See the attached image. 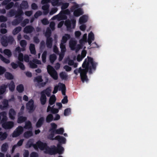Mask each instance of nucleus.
<instances>
[{"instance_id": "f257e3e1", "label": "nucleus", "mask_w": 157, "mask_h": 157, "mask_svg": "<svg viewBox=\"0 0 157 157\" xmlns=\"http://www.w3.org/2000/svg\"><path fill=\"white\" fill-rule=\"evenodd\" d=\"M98 64V63L94 61L92 58L88 56L87 59H85L82 65L83 69L80 67L78 70L77 69H75L74 72L76 75H78V73H80L81 81L84 82L85 81H87L88 80L87 76V72L89 71L90 74H92L93 71L96 70Z\"/></svg>"}, {"instance_id": "f03ea898", "label": "nucleus", "mask_w": 157, "mask_h": 157, "mask_svg": "<svg viewBox=\"0 0 157 157\" xmlns=\"http://www.w3.org/2000/svg\"><path fill=\"white\" fill-rule=\"evenodd\" d=\"M37 144L39 146V148L40 150H43L45 149V153L51 155L56 154L55 146L54 145L52 147L50 148L48 146L46 143H43L40 140L38 141Z\"/></svg>"}, {"instance_id": "7ed1b4c3", "label": "nucleus", "mask_w": 157, "mask_h": 157, "mask_svg": "<svg viewBox=\"0 0 157 157\" xmlns=\"http://www.w3.org/2000/svg\"><path fill=\"white\" fill-rule=\"evenodd\" d=\"M47 69L48 73L51 76L54 80H57L58 78L57 73L53 67L50 65H48L47 66Z\"/></svg>"}, {"instance_id": "20e7f679", "label": "nucleus", "mask_w": 157, "mask_h": 157, "mask_svg": "<svg viewBox=\"0 0 157 157\" xmlns=\"http://www.w3.org/2000/svg\"><path fill=\"white\" fill-rule=\"evenodd\" d=\"M76 21L75 20L73 19L71 21L67 20L65 21L64 24L66 26L68 30L72 29L71 25H72V28L74 29L75 26Z\"/></svg>"}, {"instance_id": "39448f33", "label": "nucleus", "mask_w": 157, "mask_h": 157, "mask_svg": "<svg viewBox=\"0 0 157 157\" xmlns=\"http://www.w3.org/2000/svg\"><path fill=\"white\" fill-rule=\"evenodd\" d=\"M24 129L22 127L18 126L13 131L12 133V136L13 137H16L18 136L23 133Z\"/></svg>"}, {"instance_id": "423d86ee", "label": "nucleus", "mask_w": 157, "mask_h": 157, "mask_svg": "<svg viewBox=\"0 0 157 157\" xmlns=\"http://www.w3.org/2000/svg\"><path fill=\"white\" fill-rule=\"evenodd\" d=\"M14 126V122L12 121L5 122L2 124V127L5 129L12 128Z\"/></svg>"}, {"instance_id": "0eeeda50", "label": "nucleus", "mask_w": 157, "mask_h": 157, "mask_svg": "<svg viewBox=\"0 0 157 157\" xmlns=\"http://www.w3.org/2000/svg\"><path fill=\"white\" fill-rule=\"evenodd\" d=\"M26 108L29 110V112H31L34 110V102L33 99L30 100L26 104Z\"/></svg>"}, {"instance_id": "6e6552de", "label": "nucleus", "mask_w": 157, "mask_h": 157, "mask_svg": "<svg viewBox=\"0 0 157 157\" xmlns=\"http://www.w3.org/2000/svg\"><path fill=\"white\" fill-rule=\"evenodd\" d=\"M37 142L38 141L36 142V144H33L31 140H29L26 144V148H29L32 146L35 149H37L38 148H39V146L37 144Z\"/></svg>"}, {"instance_id": "1a4fd4ad", "label": "nucleus", "mask_w": 157, "mask_h": 157, "mask_svg": "<svg viewBox=\"0 0 157 157\" xmlns=\"http://www.w3.org/2000/svg\"><path fill=\"white\" fill-rule=\"evenodd\" d=\"M55 139L56 140H57L58 141V144H60L61 145L62 144H65L66 143V139L63 136L58 135L55 137Z\"/></svg>"}, {"instance_id": "9d476101", "label": "nucleus", "mask_w": 157, "mask_h": 157, "mask_svg": "<svg viewBox=\"0 0 157 157\" xmlns=\"http://www.w3.org/2000/svg\"><path fill=\"white\" fill-rule=\"evenodd\" d=\"M34 30V28L32 26L28 25L24 28L23 31L25 33H32Z\"/></svg>"}, {"instance_id": "9b49d317", "label": "nucleus", "mask_w": 157, "mask_h": 157, "mask_svg": "<svg viewBox=\"0 0 157 157\" xmlns=\"http://www.w3.org/2000/svg\"><path fill=\"white\" fill-rule=\"evenodd\" d=\"M56 154L58 153L59 154H62L63 153L64 149L62 146L60 144H58L57 145V147H56Z\"/></svg>"}, {"instance_id": "f8f14e48", "label": "nucleus", "mask_w": 157, "mask_h": 157, "mask_svg": "<svg viewBox=\"0 0 157 157\" xmlns=\"http://www.w3.org/2000/svg\"><path fill=\"white\" fill-rule=\"evenodd\" d=\"M52 18L53 19L60 18L61 20H66L67 18V17L65 14H63V13L60 12L58 15L55 16Z\"/></svg>"}, {"instance_id": "ddd939ff", "label": "nucleus", "mask_w": 157, "mask_h": 157, "mask_svg": "<svg viewBox=\"0 0 157 157\" xmlns=\"http://www.w3.org/2000/svg\"><path fill=\"white\" fill-rule=\"evenodd\" d=\"M16 115V112L13 109H10L9 113V115L10 118L12 120L15 119Z\"/></svg>"}, {"instance_id": "4468645a", "label": "nucleus", "mask_w": 157, "mask_h": 157, "mask_svg": "<svg viewBox=\"0 0 157 157\" xmlns=\"http://www.w3.org/2000/svg\"><path fill=\"white\" fill-rule=\"evenodd\" d=\"M0 41L2 45L3 46L6 47L8 45L6 35H4L2 36L1 38Z\"/></svg>"}, {"instance_id": "2eb2a0df", "label": "nucleus", "mask_w": 157, "mask_h": 157, "mask_svg": "<svg viewBox=\"0 0 157 157\" xmlns=\"http://www.w3.org/2000/svg\"><path fill=\"white\" fill-rule=\"evenodd\" d=\"M83 13V12L81 8L77 9L74 11V15L76 17H78L82 15Z\"/></svg>"}, {"instance_id": "dca6fc26", "label": "nucleus", "mask_w": 157, "mask_h": 157, "mask_svg": "<svg viewBox=\"0 0 157 157\" xmlns=\"http://www.w3.org/2000/svg\"><path fill=\"white\" fill-rule=\"evenodd\" d=\"M0 115L1 117H2V118L1 120V123L2 124L4 122H7L8 118L6 116V113L5 111H3L0 113Z\"/></svg>"}, {"instance_id": "f3484780", "label": "nucleus", "mask_w": 157, "mask_h": 157, "mask_svg": "<svg viewBox=\"0 0 157 157\" xmlns=\"http://www.w3.org/2000/svg\"><path fill=\"white\" fill-rule=\"evenodd\" d=\"M77 41L75 40H71L69 42V47L72 50H74L75 49L77 44Z\"/></svg>"}, {"instance_id": "a211bd4d", "label": "nucleus", "mask_w": 157, "mask_h": 157, "mask_svg": "<svg viewBox=\"0 0 157 157\" xmlns=\"http://www.w3.org/2000/svg\"><path fill=\"white\" fill-rule=\"evenodd\" d=\"M44 122V118L43 117H40L36 124V126L37 128H40Z\"/></svg>"}, {"instance_id": "6ab92c4d", "label": "nucleus", "mask_w": 157, "mask_h": 157, "mask_svg": "<svg viewBox=\"0 0 157 157\" xmlns=\"http://www.w3.org/2000/svg\"><path fill=\"white\" fill-rule=\"evenodd\" d=\"M71 38L70 35L68 34H65L62 37V39L61 41V43L65 44L66 43L68 39Z\"/></svg>"}, {"instance_id": "aec40b11", "label": "nucleus", "mask_w": 157, "mask_h": 157, "mask_svg": "<svg viewBox=\"0 0 157 157\" xmlns=\"http://www.w3.org/2000/svg\"><path fill=\"white\" fill-rule=\"evenodd\" d=\"M40 100L42 105H44L47 101V97L45 94H40Z\"/></svg>"}, {"instance_id": "412c9836", "label": "nucleus", "mask_w": 157, "mask_h": 157, "mask_svg": "<svg viewBox=\"0 0 157 157\" xmlns=\"http://www.w3.org/2000/svg\"><path fill=\"white\" fill-rule=\"evenodd\" d=\"M53 39L52 38H47L46 39V44L48 48H51L52 46Z\"/></svg>"}, {"instance_id": "4be33fe9", "label": "nucleus", "mask_w": 157, "mask_h": 157, "mask_svg": "<svg viewBox=\"0 0 157 157\" xmlns=\"http://www.w3.org/2000/svg\"><path fill=\"white\" fill-rule=\"evenodd\" d=\"M51 91V90L50 87H47L46 89L42 91L40 94H45L48 97H49L50 95V93Z\"/></svg>"}, {"instance_id": "5701e85b", "label": "nucleus", "mask_w": 157, "mask_h": 157, "mask_svg": "<svg viewBox=\"0 0 157 157\" xmlns=\"http://www.w3.org/2000/svg\"><path fill=\"white\" fill-rule=\"evenodd\" d=\"M22 20V19L21 17L17 18L12 22V24L13 25H17L21 22Z\"/></svg>"}, {"instance_id": "b1692460", "label": "nucleus", "mask_w": 157, "mask_h": 157, "mask_svg": "<svg viewBox=\"0 0 157 157\" xmlns=\"http://www.w3.org/2000/svg\"><path fill=\"white\" fill-rule=\"evenodd\" d=\"M56 100V98L55 95H52L49 99V104L50 105H52L54 104Z\"/></svg>"}, {"instance_id": "393cba45", "label": "nucleus", "mask_w": 157, "mask_h": 157, "mask_svg": "<svg viewBox=\"0 0 157 157\" xmlns=\"http://www.w3.org/2000/svg\"><path fill=\"white\" fill-rule=\"evenodd\" d=\"M29 6L28 2L26 1H23L20 5L21 9H26L28 8Z\"/></svg>"}, {"instance_id": "a878e982", "label": "nucleus", "mask_w": 157, "mask_h": 157, "mask_svg": "<svg viewBox=\"0 0 157 157\" xmlns=\"http://www.w3.org/2000/svg\"><path fill=\"white\" fill-rule=\"evenodd\" d=\"M8 87V85L3 84L0 86V95L3 94L6 91Z\"/></svg>"}, {"instance_id": "bb28decb", "label": "nucleus", "mask_w": 157, "mask_h": 157, "mask_svg": "<svg viewBox=\"0 0 157 157\" xmlns=\"http://www.w3.org/2000/svg\"><path fill=\"white\" fill-rule=\"evenodd\" d=\"M15 17L18 18L21 17L23 19V17H21L22 15L23 14V12L21 9H19L17 11H15Z\"/></svg>"}, {"instance_id": "cd10ccee", "label": "nucleus", "mask_w": 157, "mask_h": 157, "mask_svg": "<svg viewBox=\"0 0 157 157\" xmlns=\"http://www.w3.org/2000/svg\"><path fill=\"white\" fill-rule=\"evenodd\" d=\"M8 86L9 90L11 91H13L14 90L15 85L13 81L12 80L11 81L9 84H8Z\"/></svg>"}, {"instance_id": "c85d7f7f", "label": "nucleus", "mask_w": 157, "mask_h": 157, "mask_svg": "<svg viewBox=\"0 0 157 157\" xmlns=\"http://www.w3.org/2000/svg\"><path fill=\"white\" fill-rule=\"evenodd\" d=\"M9 146L7 143H5L1 146V151L2 152H6Z\"/></svg>"}, {"instance_id": "c756f323", "label": "nucleus", "mask_w": 157, "mask_h": 157, "mask_svg": "<svg viewBox=\"0 0 157 157\" xmlns=\"http://www.w3.org/2000/svg\"><path fill=\"white\" fill-rule=\"evenodd\" d=\"M29 48L31 54L34 55L36 54V51L35 48V46L34 44H30Z\"/></svg>"}, {"instance_id": "7c9ffc66", "label": "nucleus", "mask_w": 157, "mask_h": 157, "mask_svg": "<svg viewBox=\"0 0 157 157\" xmlns=\"http://www.w3.org/2000/svg\"><path fill=\"white\" fill-rule=\"evenodd\" d=\"M53 120V116L52 114H48L46 117V121L47 123H49Z\"/></svg>"}, {"instance_id": "2f4dec72", "label": "nucleus", "mask_w": 157, "mask_h": 157, "mask_svg": "<svg viewBox=\"0 0 157 157\" xmlns=\"http://www.w3.org/2000/svg\"><path fill=\"white\" fill-rule=\"evenodd\" d=\"M6 39L8 45L9 44H12L14 41L13 37L11 36H6Z\"/></svg>"}, {"instance_id": "473e14b6", "label": "nucleus", "mask_w": 157, "mask_h": 157, "mask_svg": "<svg viewBox=\"0 0 157 157\" xmlns=\"http://www.w3.org/2000/svg\"><path fill=\"white\" fill-rule=\"evenodd\" d=\"M0 132L1 133L0 135V140L2 141L6 139L8 136L7 133L6 132Z\"/></svg>"}, {"instance_id": "72a5a7b5", "label": "nucleus", "mask_w": 157, "mask_h": 157, "mask_svg": "<svg viewBox=\"0 0 157 157\" xmlns=\"http://www.w3.org/2000/svg\"><path fill=\"white\" fill-rule=\"evenodd\" d=\"M21 29L22 28L21 26H18L15 28L12 31L13 34L14 35L17 34L21 31Z\"/></svg>"}, {"instance_id": "f704fd0d", "label": "nucleus", "mask_w": 157, "mask_h": 157, "mask_svg": "<svg viewBox=\"0 0 157 157\" xmlns=\"http://www.w3.org/2000/svg\"><path fill=\"white\" fill-rule=\"evenodd\" d=\"M33 134L32 131H29L25 132L24 133V136L25 138H28L33 136Z\"/></svg>"}, {"instance_id": "c9c22d12", "label": "nucleus", "mask_w": 157, "mask_h": 157, "mask_svg": "<svg viewBox=\"0 0 157 157\" xmlns=\"http://www.w3.org/2000/svg\"><path fill=\"white\" fill-rule=\"evenodd\" d=\"M51 131V132L49 134L48 136V139L52 140H55V137L54 138V137L55 136V132L52 131Z\"/></svg>"}, {"instance_id": "e433bc0d", "label": "nucleus", "mask_w": 157, "mask_h": 157, "mask_svg": "<svg viewBox=\"0 0 157 157\" xmlns=\"http://www.w3.org/2000/svg\"><path fill=\"white\" fill-rule=\"evenodd\" d=\"M27 120V118L23 116L19 117L17 119V122L18 123H21L25 122Z\"/></svg>"}, {"instance_id": "4c0bfd02", "label": "nucleus", "mask_w": 157, "mask_h": 157, "mask_svg": "<svg viewBox=\"0 0 157 157\" xmlns=\"http://www.w3.org/2000/svg\"><path fill=\"white\" fill-rule=\"evenodd\" d=\"M64 44L60 43V47L61 49V53L62 54H64L66 51V46Z\"/></svg>"}, {"instance_id": "58836bf2", "label": "nucleus", "mask_w": 157, "mask_h": 157, "mask_svg": "<svg viewBox=\"0 0 157 157\" xmlns=\"http://www.w3.org/2000/svg\"><path fill=\"white\" fill-rule=\"evenodd\" d=\"M52 1L51 2L52 5L55 6H59L62 4V2H59V0H52Z\"/></svg>"}, {"instance_id": "ea45409f", "label": "nucleus", "mask_w": 157, "mask_h": 157, "mask_svg": "<svg viewBox=\"0 0 157 157\" xmlns=\"http://www.w3.org/2000/svg\"><path fill=\"white\" fill-rule=\"evenodd\" d=\"M43 81V80L42 79V76L41 75H39L36 76L35 77L34 79V82H37L39 83L42 82Z\"/></svg>"}, {"instance_id": "a19ab883", "label": "nucleus", "mask_w": 157, "mask_h": 157, "mask_svg": "<svg viewBox=\"0 0 157 157\" xmlns=\"http://www.w3.org/2000/svg\"><path fill=\"white\" fill-rule=\"evenodd\" d=\"M79 22L80 24H82L87 21V19L85 15H83L80 17L79 19Z\"/></svg>"}, {"instance_id": "79ce46f5", "label": "nucleus", "mask_w": 157, "mask_h": 157, "mask_svg": "<svg viewBox=\"0 0 157 157\" xmlns=\"http://www.w3.org/2000/svg\"><path fill=\"white\" fill-rule=\"evenodd\" d=\"M54 132L55 134L62 135L64 132V130L63 128H61L58 129H56Z\"/></svg>"}, {"instance_id": "37998d69", "label": "nucleus", "mask_w": 157, "mask_h": 157, "mask_svg": "<svg viewBox=\"0 0 157 157\" xmlns=\"http://www.w3.org/2000/svg\"><path fill=\"white\" fill-rule=\"evenodd\" d=\"M17 90L20 93L22 92L24 90V87L22 84H20L17 87Z\"/></svg>"}, {"instance_id": "c03bdc74", "label": "nucleus", "mask_w": 157, "mask_h": 157, "mask_svg": "<svg viewBox=\"0 0 157 157\" xmlns=\"http://www.w3.org/2000/svg\"><path fill=\"white\" fill-rule=\"evenodd\" d=\"M57 85L59 91L62 90L63 89H65V88H66L65 85L64 84L60 82H59L58 85Z\"/></svg>"}, {"instance_id": "a18cd8bd", "label": "nucleus", "mask_w": 157, "mask_h": 157, "mask_svg": "<svg viewBox=\"0 0 157 157\" xmlns=\"http://www.w3.org/2000/svg\"><path fill=\"white\" fill-rule=\"evenodd\" d=\"M56 56L55 54H53L49 56V59L51 62L53 63L56 59Z\"/></svg>"}, {"instance_id": "49530a36", "label": "nucleus", "mask_w": 157, "mask_h": 157, "mask_svg": "<svg viewBox=\"0 0 157 157\" xmlns=\"http://www.w3.org/2000/svg\"><path fill=\"white\" fill-rule=\"evenodd\" d=\"M47 52L46 51H44L42 55V61L44 63L46 62V56Z\"/></svg>"}, {"instance_id": "de8ad7c7", "label": "nucleus", "mask_w": 157, "mask_h": 157, "mask_svg": "<svg viewBox=\"0 0 157 157\" xmlns=\"http://www.w3.org/2000/svg\"><path fill=\"white\" fill-rule=\"evenodd\" d=\"M5 76L8 79L12 80L13 78V75L9 72H6L5 74Z\"/></svg>"}, {"instance_id": "09e8293b", "label": "nucleus", "mask_w": 157, "mask_h": 157, "mask_svg": "<svg viewBox=\"0 0 157 157\" xmlns=\"http://www.w3.org/2000/svg\"><path fill=\"white\" fill-rule=\"evenodd\" d=\"M15 10L14 9H11L7 13V16H10V17H12L15 15Z\"/></svg>"}, {"instance_id": "8fccbe9b", "label": "nucleus", "mask_w": 157, "mask_h": 157, "mask_svg": "<svg viewBox=\"0 0 157 157\" xmlns=\"http://www.w3.org/2000/svg\"><path fill=\"white\" fill-rule=\"evenodd\" d=\"M51 128L49 130V131L55 132L57 128V125L54 123H52L51 124Z\"/></svg>"}, {"instance_id": "3c124183", "label": "nucleus", "mask_w": 157, "mask_h": 157, "mask_svg": "<svg viewBox=\"0 0 157 157\" xmlns=\"http://www.w3.org/2000/svg\"><path fill=\"white\" fill-rule=\"evenodd\" d=\"M3 52L5 55L9 57H11L12 55L11 52L9 49H5L3 51Z\"/></svg>"}, {"instance_id": "603ef678", "label": "nucleus", "mask_w": 157, "mask_h": 157, "mask_svg": "<svg viewBox=\"0 0 157 157\" xmlns=\"http://www.w3.org/2000/svg\"><path fill=\"white\" fill-rule=\"evenodd\" d=\"M69 3L68 2L63 3L61 4L62 6L61 7V9L62 10H64L67 9L69 6Z\"/></svg>"}, {"instance_id": "864d4df0", "label": "nucleus", "mask_w": 157, "mask_h": 157, "mask_svg": "<svg viewBox=\"0 0 157 157\" xmlns=\"http://www.w3.org/2000/svg\"><path fill=\"white\" fill-rule=\"evenodd\" d=\"M29 22V20L27 18L25 19L21 23V25L23 27H25L27 24Z\"/></svg>"}, {"instance_id": "5fc2aeb1", "label": "nucleus", "mask_w": 157, "mask_h": 157, "mask_svg": "<svg viewBox=\"0 0 157 157\" xmlns=\"http://www.w3.org/2000/svg\"><path fill=\"white\" fill-rule=\"evenodd\" d=\"M14 5V3L13 2H10L5 6V8L6 10H9Z\"/></svg>"}, {"instance_id": "6e6d98bb", "label": "nucleus", "mask_w": 157, "mask_h": 157, "mask_svg": "<svg viewBox=\"0 0 157 157\" xmlns=\"http://www.w3.org/2000/svg\"><path fill=\"white\" fill-rule=\"evenodd\" d=\"M31 128H32V124L31 122L29 121L26 122L24 127V128L25 129H29Z\"/></svg>"}, {"instance_id": "4d7b16f0", "label": "nucleus", "mask_w": 157, "mask_h": 157, "mask_svg": "<svg viewBox=\"0 0 157 157\" xmlns=\"http://www.w3.org/2000/svg\"><path fill=\"white\" fill-rule=\"evenodd\" d=\"M60 76L61 79L64 80H66L67 77V75L63 72L60 73Z\"/></svg>"}, {"instance_id": "13d9d810", "label": "nucleus", "mask_w": 157, "mask_h": 157, "mask_svg": "<svg viewBox=\"0 0 157 157\" xmlns=\"http://www.w3.org/2000/svg\"><path fill=\"white\" fill-rule=\"evenodd\" d=\"M71 109L70 108H67L64 111V114L65 116H68L70 113Z\"/></svg>"}, {"instance_id": "bf43d9fd", "label": "nucleus", "mask_w": 157, "mask_h": 157, "mask_svg": "<svg viewBox=\"0 0 157 157\" xmlns=\"http://www.w3.org/2000/svg\"><path fill=\"white\" fill-rule=\"evenodd\" d=\"M17 63L18 64V67H19L21 69L23 70L25 69V66L23 63L19 61H17Z\"/></svg>"}, {"instance_id": "052dcab7", "label": "nucleus", "mask_w": 157, "mask_h": 157, "mask_svg": "<svg viewBox=\"0 0 157 157\" xmlns=\"http://www.w3.org/2000/svg\"><path fill=\"white\" fill-rule=\"evenodd\" d=\"M86 56V53H85L84 55L82 56L78 55L77 56V59L78 61L80 62Z\"/></svg>"}, {"instance_id": "680f3d73", "label": "nucleus", "mask_w": 157, "mask_h": 157, "mask_svg": "<svg viewBox=\"0 0 157 157\" xmlns=\"http://www.w3.org/2000/svg\"><path fill=\"white\" fill-rule=\"evenodd\" d=\"M18 58L19 61L23 62L24 60L23 54L21 53H19L18 54Z\"/></svg>"}, {"instance_id": "e2e57ef3", "label": "nucleus", "mask_w": 157, "mask_h": 157, "mask_svg": "<svg viewBox=\"0 0 157 157\" xmlns=\"http://www.w3.org/2000/svg\"><path fill=\"white\" fill-rule=\"evenodd\" d=\"M41 22L44 25H46L49 24V21H48V20L46 18L42 19L41 20Z\"/></svg>"}, {"instance_id": "0e129e2a", "label": "nucleus", "mask_w": 157, "mask_h": 157, "mask_svg": "<svg viewBox=\"0 0 157 157\" xmlns=\"http://www.w3.org/2000/svg\"><path fill=\"white\" fill-rule=\"evenodd\" d=\"M2 104L5 108H7L9 106L8 101L7 100H4L2 102Z\"/></svg>"}, {"instance_id": "69168bd1", "label": "nucleus", "mask_w": 157, "mask_h": 157, "mask_svg": "<svg viewBox=\"0 0 157 157\" xmlns=\"http://www.w3.org/2000/svg\"><path fill=\"white\" fill-rule=\"evenodd\" d=\"M7 20V17L3 16L1 15L0 16V22H6Z\"/></svg>"}, {"instance_id": "338daca9", "label": "nucleus", "mask_w": 157, "mask_h": 157, "mask_svg": "<svg viewBox=\"0 0 157 157\" xmlns=\"http://www.w3.org/2000/svg\"><path fill=\"white\" fill-rule=\"evenodd\" d=\"M59 110L58 109L55 108L51 110H50L49 112L53 114H56L59 112Z\"/></svg>"}, {"instance_id": "774afa93", "label": "nucleus", "mask_w": 157, "mask_h": 157, "mask_svg": "<svg viewBox=\"0 0 157 157\" xmlns=\"http://www.w3.org/2000/svg\"><path fill=\"white\" fill-rule=\"evenodd\" d=\"M42 14V12L40 11H38L35 13L34 17L35 18H37L38 17L41 15Z\"/></svg>"}]
</instances>
